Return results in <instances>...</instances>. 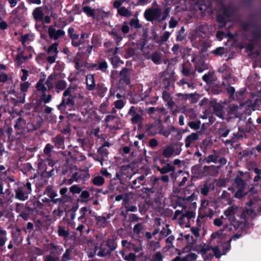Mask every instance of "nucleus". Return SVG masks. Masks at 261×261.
I'll use <instances>...</instances> for the list:
<instances>
[{"instance_id": "1", "label": "nucleus", "mask_w": 261, "mask_h": 261, "mask_svg": "<svg viewBox=\"0 0 261 261\" xmlns=\"http://www.w3.org/2000/svg\"><path fill=\"white\" fill-rule=\"evenodd\" d=\"M224 215L225 217L221 216L214 220L213 223L215 226H223V227L211 234L212 239H223L230 236L233 232V229H243L245 227L247 221L239 207L234 205L228 207L224 211Z\"/></svg>"}, {"instance_id": "2", "label": "nucleus", "mask_w": 261, "mask_h": 261, "mask_svg": "<svg viewBox=\"0 0 261 261\" xmlns=\"http://www.w3.org/2000/svg\"><path fill=\"white\" fill-rule=\"evenodd\" d=\"M170 10V7H167L163 12L159 7H151L145 11L144 16L148 21L152 22L155 20L161 22L166 20L169 16Z\"/></svg>"}, {"instance_id": "3", "label": "nucleus", "mask_w": 261, "mask_h": 261, "mask_svg": "<svg viewBox=\"0 0 261 261\" xmlns=\"http://www.w3.org/2000/svg\"><path fill=\"white\" fill-rule=\"evenodd\" d=\"M178 209L175 211L173 220H177L180 226L186 223V220H189L195 216V212L193 210H186L187 206L184 204H179Z\"/></svg>"}, {"instance_id": "4", "label": "nucleus", "mask_w": 261, "mask_h": 261, "mask_svg": "<svg viewBox=\"0 0 261 261\" xmlns=\"http://www.w3.org/2000/svg\"><path fill=\"white\" fill-rule=\"evenodd\" d=\"M88 245L89 247L86 249L88 256L90 257H93L96 254L100 257H106L111 254V252L109 249L108 246L103 242L100 245L98 244H92V242L89 243Z\"/></svg>"}, {"instance_id": "5", "label": "nucleus", "mask_w": 261, "mask_h": 261, "mask_svg": "<svg viewBox=\"0 0 261 261\" xmlns=\"http://www.w3.org/2000/svg\"><path fill=\"white\" fill-rule=\"evenodd\" d=\"M182 146L180 142L172 143L163 148L162 155L167 159L178 155L182 151Z\"/></svg>"}, {"instance_id": "6", "label": "nucleus", "mask_w": 261, "mask_h": 261, "mask_svg": "<svg viewBox=\"0 0 261 261\" xmlns=\"http://www.w3.org/2000/svg\"><path fill=\"white\" fill-rule=\"evenodd\" d=\"M32 185L27 182L25 185L20 186L15 190V197L21 201H25L32 192Z\"/></svg>"}, {"instance_id": "7", "label": "nucleus", "mask_w": 261, "mask_h": 261, "mask_svg": "<svg viewBox=\"0 0 261 261\" xmlns=\"http://www.w3.org/2000/svg\"><path fill=\"white\" fill-rule=\"evenodd\" d=\"M121 245L125 249L129 251H133L135 253L139 252L143 249L142 241L139 239H137V243H135L133 241H128L126 240H123L121 241Z\"/></svg>"}, {"instance_id": "8", "label": "nucleus", "mask_w": 261, "mask_h": 261, "mask_svg": "<svg viewBox=\"0 0 261 261\" xmlns=\"http://www.w3.org/2000/svg\"><path fill=\"white\" fill-rule=\"evenodd\" d=\"M200 252L202 255H205L204 257H206V254L210 255V257H207V259H208L209 258H211L213 257L214 255L217 258H219L221 255L219 249L217 246L213 247L208 245L204 244L202 246Z\"/></svg>"}, {"instance_id": "9", "label": "nucleus", "mask_w": 261, "mask_h": 261, "mask_svg": "<svg viewBox=\"0 0 261 261\" xmlns=\"http://www.w3.org/2000/svg\"><path fill=\"white\" fill-rule=\"evenodd\" d=\"M30 86V83L29 82H24L20 85V93H16L14 91H12V93L14 94L17 97L16 102L20 103H24L26 92Z\"/></svg>"}, {"instance_id": "10", "label": "nucleus", "mask_w": 261, "mask_h": 261, "mask_svg": "<svg viewBox=\"0 0 261 261\" xmlns=\"http://www.w3.org/2000/svg\"><path fill=\"white\" fill-rule=\"evenodd\" d=\"M182 130L176 128L173 126H169L166 129H161L159 133L162 134L166 138H168L170 135H172L174 136L175 138H178V137H180L182 134Z\"/></svg>"}, {"instance_id": "11", "label": "nucleus", "mask_w": 261, "mask_h": 261, "mask_svg": "<svg viewBox=\"0 0 261 261\" xmlns=\"http://www.w3.org/2000/svg\"><path fill=\"white\" fill-rule=\"evenodd\" d=\"M206 28V27L201 26L192 31L190 37L191 40H196L197 39L198 41H200L205 36V30Z\"/></svg>"}, {"instance_id": "12", "label": "nucleus", "mask_w": 261, "mask_h": 261, "mask_svg": "<svg viewBox=\"0 0 261 261\" xmlns=\"http://www.w3.org/2000/svg\"><path fill=\"white\" fill-rule=\"evenodd\" d=\"M181 72L184 76L189 77L190 81H193L195 80V72L193 70L192 66L189 62L183 63Z\"/></svg>"}, {"instance_id": "13", "label": "nucleus", "mask_w": 261, "mask_h": 261, "mask_svg": "<svg viewBox=\"0 0 261 261\" xmlns=\"http://www.w3.org/2000/svg\"><path fill=\"white\" fill-rule=\"evenodd\" d=\"M57 196V194L53 190V187L50 186H48L43 192V194L42 196L43 198L41 200L43 202L49 203L51 202L52 199Z\"/></svg>"}, {"instance_id": "14", "label": "nucleus", "mask_w": 261, "mask_h": 261, "mask_svg": "<svg viewBox=\"0 0 261 261\" xmlns=\"http://www.w3.org/2000/svg\"><path fill=\"white\" fill-rule=\"evenodd\" d=\"M48 34L50 38L56 40L64 36L65 33L63 30H56L53 26H50L48 29Z\"/></svg>"}, {"instance_id": "15", "label": "nucleus", "mask_w": 261, "mask_h": 261, "mask_svg": "<svg viewBox=\"0 0 261 261\" xmlns=\"http://www.w3.org/2000/svg\"><path fill=\"white\" fill-rule=\"evenodd\" d=\"M156 168L161 174H166L171 172L170 174V176L173 177L174 176L175 167L170 163H167L162 167L157 166Z\"/></svg>"}, {"instance_id": "16", "label": "nucleus", "mask_w": 261, "mask_h": 261, "mask_svg": "<svg viewBox=\"0 0 261 261\" xmlns=\"http://www.w3.org/2000/svg\"><path fill=\"white\" fill-rule=\"evenodd\" d=\"M219 167L214 165L204 166L203 168L202 173L204 176L210 175L216 176L219 173Z\"/></svg>"}, {"instance_id": "17", "label": "nucleus", "mask_w": 261, "mask_h": 261, "mask_svg": "<svg viewBox=\"0 0 261 261\" xmlns=\"http://www.w3.org/2000/svg\"><path fill=\"white\" fill-rule=\"evenodd\" d=\"M120 25H117L112 29L109 34L112 36L114 40L115 41L116 45H119V43L122 40L123 37L121 34L120 32Z\"/></svg>"}, {"instance_id": "18", "label": "nucleus", "mask_w": 261, "mask_h": 261, "mask_svg": "<svg viewBox=\"0 0 261 261\" xmlns=\"http://www.w3.org/2000/svg\"><path fill=\"white\" fill-rule=\"evenodd\" d=\"M120 25H117L112 29L109 34L112 36L114 40L115 41L116 45H119V43L122 40L123 37L121 34L120 32Z\"/></svg>"}, {"instance_id": "19", "label": "nucleus", "mask_w": 261, "mask_h": 261, "mask_svg": "<svg viewBox=\"0 0 261 261\" xmlns=\"http://www.w3.org/2000/svg\"><path fill=\"white\" fill-rule=\"evenodd\" d=\"M76 97L72 96H63L61 102L58 105V108L62 109L67 107L71 108L75 105V99Z\"/></svg>"}, {"instance_id": "20", "label": "nucleus", "mask_w": 261, "mask_h": 261, "mask_svg": "<svg viewBox=\"0 0 261 261\" xmlns=\"http://www.w3.org/2000/svg\"><path fill=\"white\" fill-rule=\"evenodd\" d=\"M72 175L75 182L85 181L90 177L89 174L87 171L82 170H76L75 172L72 174Z\"/></svg>"}, {"instance_id": "21", "label": "nucleus", "mask_w": 261, "mask_h": 261, "mask_svg": "<svg viewBox=\"0 0 261 261\" xmlns=\"http://www.w3.org/2000/svg\"><path fill=\"white\" fill-rule=\"evenodd\" d=\"M72 96L77 97V96L81 97V94L79 92V89L76 85H70L66 90L64 91L63 94V96Z\"/></svg>"}, {"instance_id": "22", "label": "nucleus", "mask_w": 261, "mask_h": 261, "mask_svg": "<svg viewBox=\"0 0 261 261\" xmlns=\"http://www.w3.org/2000/svg\"><path fill=\"white\" fill-rule=\"evenodd\" d=\"M199 134L197 133H192L187 136L185 139V147L190 148L195 144L199 139Z\"/></svg>"}, {"instance_id": "23", "label": "nucleus", "mask_w": 261, "mask_h": 261, "mask_svg": "<svg viewBox=\"0 0 261 261\" xmlns=\"http://www.w3.org/2000/svg\"><path fill=\"white\" fill-rule=\"evenodd\" d=\"M145 229V225L143 223H138L133 227L134 233L140 239Z\"/></svg>"}, {"instance_id": "24", "label": "nucleus", "mask_w": 261, "mask_h": 261, "mask_svg": "<svg viewBox=\"0 0 261 261\" xmlns=\"http://www.w3.org/2000/svg\"><path fill=\"white\" fill-rule=\"evenodd\" d=\"M214 188L215 184L214 182L206 181L200 188V193L203 196H206L210 191L214 190Z\"/></svg>"}, {"instance_id": "25", "label": "nucleus", "mask_w": 261, "mask_h": 261, "mask_svg": "<svg viewBox=\"0 0 261 261\" xmlns=\"http://www.w3.org/2000/svg\"><path fill=\"white\" fill-rule=\"evenodd\" d=\"M219 152L216 150H213V153L209 154L202 161L203 162L210 164L211 163H216L219 159Z\"/></svg>"}, {"instance_id": "26", "label": "nucleus", "mask_w": 261, "mask_h": 261, "mask_svg": "<svg viewBox=\"0 0 261 261\" xmlns=\"http://www.w3.org/2000/svg\"><path fill=\"white\" fill-rule=\"evenodd\" d=\"M86 88L89 91H93L95 89L96 84L93 74H89L86 76Z\"/></svg>"}, {"instance_id": "27", "label": "nucleus", "mask_w": 261, "mask_h": 261, "mask_svg": "<svg viewBox=\"0 0 261 261\" xmlns=\"http://www.w3.org/2000/svg\"><path fill=\"white\" fill-rule=\"evenodd\" d=\"M32 15L36 21H42L44 15L42 7L36 8L33 10Z\"/></svg>"}, {"instance_id": "28", "label": "nucleus", "mask_w": 261, "mask_h": 261, "mask_svg": "<svg viewBox=\"0 0 261 261\" xmlns=\"http://www.w3.org/2000/svg\"><path fill=\"white\" fill-rule=\"evenodd\" d=\"M213 4L210 3L208 5L203 4L198 6V9L201 13L205 15L206 14L212 15L213 13Z\"/></svg>"}, {"instance_id": "29", "label": "nucleus", "mask_w": 261, "mask_h": 261, "mask_svg": "<svg viewBox=\"0 0 261 261\" xmlns=\"http://www.w3.org/2000/svg\"><path fill=\"white\" fill-rule=\"evenodd\" d=\"M114 120L116 122V128H120L122 126V125L121 124V120L117 115L109 113L105 118V121L107 123Z\"/></svg>"}, {"instance_id": "30", "label": "nucleus", "mask_w": 261, "mask_h": 261, "mask_svg": "<svg viewBox=\"0 0 261 261\" xmlns=\"http://www.w3.org/2000/svg\"><path fill=\"white\" fill-rule=\"evenodd\" d=\"M94 95H96L100 97H103L107 91V89L104 86V85L102 83H98L95 88Z\"/></svg>"}, {"instance_id": "31", "label": "nucleus", "mask_w": 261, "mask_h": 261, "mask_svg": "<svg viewBox=\"0 0 261 261\" xmlns=\"http://www.w3.org/2000/svg\"><path fill=\"white\" fill-rule=\"evenodd\" d=\"M223 109L224 107L219 103H216L213 106L214 114L222 120L224 119L225 114Z\"/></svg>"}, {"instance_id": "32", "label": "nucleus", "mask_w": 261, "mask_h": 261, "mask_svg": "<svg viewBox=\"0 0 261 261\" xmlns=\"http://www.w3.org/2000/svg\"><path fill=\"white\" fill-rule=\"evenodd\" d=\"M246 182L242 178V174L237 175L234 179V182L233 185L234 187L237 189L245 188Z\"/></svg>"}, {"instance_id": "33", "label": "nucleus", "mask_w": 261, "mask_h": 261, "mask_svg": "<svg viewBox=\"0 0 261 261\" xmlns=\"http://www.w3.org/2000/svg\"><path fill=\"white\" fill-rule=\"evenodd\" d=\"M120 80L125 83L128 84L130 82V74L127 68H123L120 72Z\"/></svg>"}, {"instance_id": "34", "label": "nucleus", "mask_w": 261, "mask_h": 261, "mask_svg": "<svg viewBox=\"0 0 261 261\" xmlns=\"http://www.w3.org/2000/svg\"><path fill=\"white\" fill-rule=\"evenodd\" d=\"M172 233L171 230L169 228V225L168 224H165L162 228V229L160 231V238L159 241H160L164 238H166L171 234Z\"/></svg>"}, {"instance_id": "35", "label": "nucleus", "mask_w": 261, "mask_h": 261, "mask_svg": "<svg viewBox=\"0 0 261 261\" xmlns=\"http://www.w3.org/2000/svg\"><path fill=\"white\" fill-rule=\"evenodd\" d=\"M92 67L95 70H99L102 72H105L107 69L108 65L105 61H99L97 63L93 64Z\"/></svg>"}, {"instance_id": "36", "label": "nucleus", "mask_w": 261, "mask_h": 261, "mask_svg": "<svg viewBox=\"0 0 261 261\" xmlns=\"http://www.w3.org/2000/svg\"><path fill=\"white\" fill-rule=\"evenodd\" d=\"M8 240L7 232L0 226V247H3Z\"/></svg>"}, {"instance_id": "37", "label": "nucleus", "mask_w": 261, "mask_h": 261, "mask_svg": "<svg viewBox=\"0 0 261 261\" xmlns=\"http://www.w3.org/2000/svg\"><path fill=\"white\" fill-rule=\"evenodd\" d=\"M36 88L38 91H40L43 93L49 91L48 88L47 87L45 83L44 79H40L36 84Z\"/></svg>"}, {"instance_id": "38", "label": "nucleus", "mask_w": 261, "mask_h": 261, "mask_svg": "<svg viewBox=\"0 0 261 261\" xmlns=\"http://www.w3.org/2000/svg\"><path fill=\"white\" fill-rule=\"evenodd\" d=\"M58 233L59 236L64 238H67L70 234V232L67 227L59 225L58 229Z\"/></svg>"}, {"instance_id": "39", "label": "nucleus", "mask_w": 261, "mask_h": 261, "mask_svg": "<svg viewBox=\"0 0 261 261\" xmlns=\"http://www.w3.org/2000/svg\"><path fill=\"white\" fill-rule=\"evenodd\" d=\"M146 133L150 136H154L158 133L157 125L155 123L147 125Z\"/></svg>"}, {"instance_id": "40", "label": "nucleus", "mask_w": 261, "mask_h": 261, "mask_svg": "<svg viewBox=\"0 0 261 261\" xmlns=\"http://www.w3.org/2000/svg\"><path fill=\"white\" fill-rule=\"evenodd\" d=\"M117 14L121 16L126 18L130 17L132 15L130 9L125 8V7H121V8L119 9L117 11Z\"/></svg>"}, {"instance_id": "41", "label": "nucleus", "mask_w": 261, "mask_h": 261, "mask_svg": "<svg viewBox=\"0 0 261 261\" xmlns=\"http://www.w3.org/2000/svg\"><path fill=\"white\" fill-rule=\"evenodd\" d=\"M225 90L227 91L230 100H235L238 98V97L235 93L236 90L234 87L230 86H228L226 87Z\"/></svg>"}, {"instance_id": "42", "label": "nucleus", "mask_w": 261, "mask_h": 261, "mask_svg": "<svg viewBox=\"0 0 261 261\" xmlns=\"http://www.w3.org/2000/svg\"><path fill=\"white\" fill-rule=\"evenodd\" d=\"M78 47L79 50L81 51L84 54L89 55L92 53L94 45L88 44L87 46L82 45Z\"/></svg>"}, {"instance_id": "43", "label": "nucleus", "mask_w": 261, "mask_h": 261, "mask_svg": "<svg viewBox=\"0 0 261 261\" xmlns=\"http://www.w3.org/2000/svg\"><path fill=\"white\" fill-rule=\"evenodd\" d=\"M72 248H69L66 249L64 253L63 254L60 261H69L71 260V255L72 253Z\"/></svg>"}, {"instance_id": "44", "label": "nucleus", "mask_w": 261, "mask_h": 261, "mask_svg": "<svg viewBox=\"0 0 261 261\" xmlns=\"http://www.w3.org/2000/svg\"><path fill=\"white\" fill-rule=\"evenodd\" d=\"M147 59H151L156 64H159L161 63V57L159 53L154 52L150 56L147 57Z\"/></svg>"}, {"instance_id": "45", "label": "nucleus", "mask_w": 261, "mask_h": 261, "mask_svg": "<svg viewBox=\"0 0 261 261\" xmlns=\"http://www.w3.org/2000/svg\"><path fill=\"white\" fill-rule=\"evenodd\" d=\"M90 197V193L88 191L84 190L82 192L78 201L81 203H86L88 201V198Z\"/></svg>"}, {"instance_id": "46", "label": "nucleus", "mask_w": 261, "mask_h": 261, "mask_svg": "<svg viewBox=\"0 0 261 261\" xmlns=\"http://www.w3.org/2000/svg\"><path fill=\"white\" fill-rule=\"evenodd\" d=\"M143 120V118L142 116L138 113L137 114L132 117L130 121L133 124L141 125L142 123Z\"/></svg>"}, {"instance_id": "47", "label": "nucleus", "mask_w": 261, "mask_h": 261, "mask_svg": "<svg viewBox=\"0 0 261 261\" xmlns=\"http://www.w3.org/2000/svg\"><path fill=\"white\" fill-rule=\"evenodd\" d=\"M110 60L112 65L115 68L123 64V62L119 59L118 56H110Z\"/></svg>"}, {"instance_id": "48", "label": "nucleus", "mask_w": 261, "mask_h": 261, "mask_svg": "<svg viewBox=\"0 0 261 261\" xmlns=\"http://www.w3.org/2000/svg\"><path fill=\"white\" fill-rule=\"evenodd\" d=\"M58 43H54L48 48L47 53L51 55L57 56L59 51L58 50Z\"/></svg>"}, {"instance_id": "49", "label": "nucleus", "mask_w": 261, "mask_h": 261, "mask_svg": "<svg viewBox=\"0 0 261 261\" xmlns=\"http://www.w3.org/2000/svg\"><path fill=\"white\" fill-rule=\"evenodd\" d=\"M53 142L58 148H63L64 143V138L60 135H58L53 139Z\"/></svg>"}, {"instance_id": "50", "label": "nucleus", "mask_w": 261, "mask_h": 261, "mask_svg": "<svg viewBox=\"0 0 261 261\" xmlns=\"http://www.w3.org/2000/svg\"><path fill=\"white\" fill-rule=\"evenodd\" d=\"M83 12L87 14L88 17H94L95 15V10L89 6H85L83 8Z\"/></svg>"}, {"instance_id": "51", "label": "nucleus", "mask_w": 261, "mask_h": 261, "mask_svg": "<svg viewBox=\"0 0 261 261\" xmlns=\"http://www.w3.org/2000/svg\"><path fill=\"white\" fill-rule=\"evenodd\" d=\"M67 86L66 82L64 80H59L55 84V87L57 92H59V90H63Z\"/></svg>"}, {"instance_id": "52", "label": "nucleus", "mask_w": 261, "mask_h": 261, "mask_svg": "<svg viewBox=\"0 0 261 261\" xmlns=\"http://www.w3.org/2000/svg\"><path fill=\"white\" fill-rule=\"evenodd\" d=\"M25 121L23 119L19 118L16 121V123L14 125V128L22 131L23 129Z\"/></svg>"}, {"instance_id": "53", "label": "nucleus", "mask_w": 261, "mask_h": 261, "mask_svg": "<svg viewBox=\"0 0 261 261\" xmlns=\"http://www.w3.org/2000/svg\"><path fill=\"white\" fill-rule=\"evenodd\" d=\"M79 37V35L76 34H73L70 36V38L72 40L71 44L74 47H78L81 45V41L77 40Z\"/></svg>"}, {"instance_id": "54", "label": "nucleus", "mask_w": 261, "mask_h": 261, "mask_svg": "<svg viewBox=\"0 0 261 261\" xmlns=\"http://www.w3.org/2000/svg\"><path fill=\"white\" fill-rule=\"evenodd\" d=\"M105 244L108 246L109 249L112 252L117 248V243L112 239H109L106 242H103Z\"/></svg>"}, {"instance_id": "55", "label": "nucleus", "mask_w": 261, "mask_h": 261, "mask_svg": "<svg viewBox=\"0 0 261 261\" xmlns=\"http://www.w3.org/2000/svg\"><path fill=\"white\" fill-rule=\"evenodd\" d=\"M218 71L220 73H225L226 74L225 79H228L230 77V72L228 70V67L226 64H224L222 67L219 68Z\"/></svg>"}, {"instance_id": "56", "label": "nucleus", "mask_w": 261, "mask_h": 261, "mask_svg": "<svg viewBox=\"0 0 261 261\" xmlns=\"http://www.w3.org/2000/svg\"><path fill=\"white\" fill-rule=\"evenodd\" d=\"M92 182L96 186H101L104 184L105 179L101 176H96L93 178Z\"/></svg>"}, {"instance_id": "57", "label": "nucleus", "mask_w": 261, "mask_h": 261, "mask_svg": "<svg viewBox=\"0 0 261 261\" xmlns=\"http://www.w3.org/2000/svg\"><path fill=\"white\" fill-rule=\"evenodd\" d=\"M164 255L161 251H157L152 255L151 261H163Z\"/></svg>"}, {"instance_id": "58", "label": "nucleus", "mask_w": 261, "mask_h": 261, "mask_svg": "<svg viewBox=\"0 0 261 261\" xmlns=\"http://www.w3.org/2000/svg\"><path fill=\"white\" fill-rule=\"evenodd\" d=\"M159 241H150L148 244L152 250L155 251L161 247Z\"/></svg>"}, {"instance_id": "59", "label": "nucleus", "mask_w": 261, "mask_h": 261, "mask_svg": "<svg viewBox=\"0 0 261 261\" xmlns=\"http://www.w3.org/2000/svg\"><path fill=\"white\" fill-rule=\"evenodd\" d=\"M145 177L144 175H141L139 176L137 178L132 181V186H136L137 187H140V185H143V184L141 182Z\"/></svg>"}, {"instance_id": "60", "label": "nucleus", "mask_w": 261, "mask_h": 261, "mask_svg": "<svg viewBox=\"0 0 261 261\" xmlns=\"http://www.w3.org/2000/svg\"><path fill=\"white\" fill-rule=\"evenodd\" d=\"M217 22L219 23V28L221 29L225 26L226 20L224 17L220 15H218L216 18Z\"/></svg>"}, {"instance_id": "61", "label": "nucleus", "mask_w": 261, "mask_h": 261, "mask_svg": "<svg viewBox=\"0 0 261 261\" xmlns=\"http://www.w3.org/2000/svg\"><path fill=\"white\" fill-rule=\"evenodd\" d=\"M129 24L131 27L135 29H140L142 27V25L139 23V20L137 18L131 19Z\"/></svg>"}, {"instance_id": "62", "label": "nucleus", "mask_w": 261, "mask_h": 261, "mask_svg": "<svg viewBox=\"0 0 261 261\" xmlns=\"http://www.w3.org/2000/svg\"><path fill=\"white\" fill-rule=\"evenodd\" d=\"M113 105L115 107V109L121 110L124 107L125 103L122 99H119L115 101Z\"/></svg>"}, {"instance_id": "63", "label": "nucleus", "mask_w": 261, "mask_h": 261, "mask_svg": "<svg viewBox=\"0 0 261 261\" xmlns=\"http://www.w3.org/2000/svg\"><path fill=\"white\" fill-rule=\"evenodd\" d=\"M124 260L126 261H136L137 255L135 253L129 252L125 256Z\"/></svg>"}, {"instance_id": "64", "label": "nucleus", "mask_w": 261, "mask_h": 261, "mask_svg": "<svg viewBox=\"0 0 261 261\" xmlns=\"http://www.w3.org/2000/svg\"><path fill=\"white\" fill-rule=\"evenodd\" d=\"M43 261H60V258L59 256L48 254L44 256Z\"/></svg>"}]
</instances>
